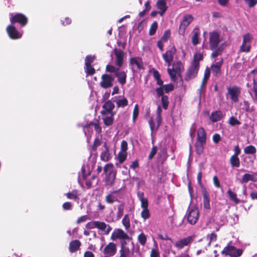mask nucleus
I'll return each instance as SVG.
<instances>
[{"label":"nucleus","instance_id":"34","mask_svg":"<svg viewBox=\"0 0 257 257\" xmlns=\"http://www.w3.org/2000/svg\"><path fill=\"white\" fill-rule=\"evenodd\" d=\"M113 102H115L117 107H124L128 104V100L126 98L123 97L121 99H113Z\"/></svg>","mask_w":257,"mask_h":257},{"label":"nucleus","instance_id":"42","mask_svg":"<svg viewBox=\"0 0 257 257\" xmlns=\"http://www.w3.org/2000/svg\"><path fill=\"white\" fill-rule=\"evenodd\" d=\"M85 72L86 75H92L95 72V69L92 67L91 65H85L84 66Z\"/></svg>","mask_w":257,"mask_h":257},{"label":"nucleus","instance_id":"53","mask_svg":"<svg viewBox=\"0 0 257 257\" xmlns=\"http://www.w3.org/2000/svg\"><path fill=\"white\" fill-rule=\"evenodd\" d=\"M161 102L163 108L165 109H167L169 104L168 97L166 96H162L161 98Z\"/></svg>","mask_w":257,"mask_h":257},{"label":"nucleus","instance_id":"44","mask_svg":"<svg viewBox=\"0 0 257 257\" xmlns=\"http://www.w3.org/2000/svg\"><path fill=\"white\" fill-rule=\"evenodd\" d=\"M122 223L123 225L124 226L126 230L128 229V228L130 227V218L128 217V216L127 214H125L122 220Z\"/></svg>","mask_w":257,"mask_h":257},{"label":"nucleus","instance_id":"45","mask_svg":"<svg viewBox=\"0 0 257 257\" xmlns=\"http://www.w3.org/2000/svg\"><path fill=\"white\" fill-rule=\"evenodd\" d=\"M119 68L120 67H116L113 65L108 64L106 66V71L110 73H113L114 75H115L116 72L119 69Z\"/></svg>","mask_w":257,"mask_h":257},{"label":"nucleus","instance_id":"37","mask_svg":"<svg viewBox=\"0 0 257 257\" xmlns=\"http://www.w3.org/2000/svg\"><path fill=\"white\" fill-rule=\"evenodd\" d=\"M243 151L245 154L252 155L255 154L256 149L254 146L249 145L244 148Z\"/></svg>","mask_w":257,"mask_h":257},{"label":"nucleus","instance_id":"63","mask_svg":"<svg viewBox=\"0 0 257 257\" xmlns=\"http://www.w3.org/2000/svg\"><path fill=\"white\" fill-rule=\"evenodd\" d=\"M120 149L121 152H126V151L127 150V143L125 141L123 140L121 142Z\"/></svg>","mask_w":257,"mask_h":257},{"label":"nucleus","instance_id":"1","mask_svg":"<svg viewBox=\"0 0 257 257\" xmlns=\"http://www.w3.org/2000/svg\"><path fill=\"white\" fill-rule=\"evenodd\" d=\"M104 173L106 174L105 182L106 185L111 186L115 179L116 174L113 170V165L108 164L105 165L103 169Z\"/></svg>","mask_w":257,"mask_h":257},{"label":"nucleus","instance_id":"64","mask_svg":"<svg viewBox=\"0 0 257 257\" xmlns=\"http://www.w3.org/2000/svg\"><path fill=\"white\" fill-rule=\"evenodd\" d=\"M141 202V207L143 209L148 208V200L147 198L140 200Z\"/></svg>","mask_w":257,"mask_h":257},{"label":"nucleus","instance_id":"36","mask_svg":"<svg viewBox=\"0 0 257 257\" xmlns=\"http://www.w3.org/2000/svg\"><path fill=\"white\" fill-rule=\"evenodd\" d=\"M120 252V255L119 257H131V255L132 254V252L130 250V249L128 247L125 246L121 247Z\"/></svg>","mask_w":257,"mask_h":257},{"label":"nucleus","instance_id":"49","mask_svg":"<svg viewBox=\"0 0 257 257\" xmlns=\"http://www.w3.org/2000/svg\"><path fill=\"white\" fill-rule=\"evenodd\" d=\"M83 132L85 135V136L87 138V142H89V138L91 136V134L92 133V130H90V126L86 125L84 126L83 127Z\"/></svg>","mask_w":257,"mask_h":257},{"label":"nucleus","instance_id":"19","mask_svg":"<svg viewBox=\"0 0 257 257\" xmlns=\"http://www.w3.org/2000/svg\"><path fill=\"white\" fill-rule=\"evenodd\" d=\"M103 117V121L104 124L106 126H110L111 125L113 122V116L115 113V112H112L110 113H101Z\"/></svg>","mask_w":257,"mask_h":257},{"label":"nucleus","instance_id":"41","mask_svg":"<svg viewBox=\"0 0 257 257\" xmlns=\"http://www.w3.org/2000/svg\"><path fill=\"white\" fill-rule=\"evenodd\" d=\"M173 68L179 73L183 70L184 65L180 61H179L173 64Z\"/></svg>","mask_w":257,"mask_h":257},{"label":"nucleus","instance_id":"54","mask_svg":"<svg viewBox=\"0 0 257 257\" xmlns=\"http://www.w3.org/2000/svg\"><path fill=\"white\" fill-rule=\"evenodd\" d=\"M150 212L148 208L143 209L141 212V216L145 220L150 217Z\"/></svg>","mask_w":257,"mask_h":257},{"label":"nucleus","instance_id":"26","mask_svg":"<svg viewBox=\"0 0 257 257\" xmlns=\"http://www.w3.org/2000/svg\"><path fill=\"white\" fill-rule=\"evenodd\" d=\"M197 141L201 143H206V134L204 129L202 127L199 128L197 131Z\"/></svg>","mask_w":257,"mask_h":257},{"label":"nucleus","instance_id":"4","mask_svg":"<svg viewBox=\"0 0 257 257\" xmlns=\"http://www.w3.org/2000/svg\"><path fill=\"white\" fill-rule=\"evenodd\" d=\"M221 41L220 34L216 31L211 32L209 33V47L211 50L216 49Z\"/></svg>","mask_w":257,"mask_h":257},{"label":"nucleus","instance_id":"27","mask_svg":"<svg viewBox=\"0 0 257 257\" xmlns=\"http://www.w3.org/2000/svg\"><path fill=\"white\" fill-rule=\"evenodd\" d=\"M202 193L203 198V207L205 209H209L210 208L209 195L205 189H202Z\"/></svg>","mask_w":257,"mask_h":257},{"label":"nucleus","instance_id":"48","mask_svg":"<svg viewBox=\"0 0 257 257\" xmlns=\"http://www.w3.org/2000/svg\"><path fill=\"white\" fill-rule=\"evenodd\" d=\"M158 28V23L156 21L154 22L150 28L149 30V35L152 36L154 35L157 30Z\"/></svg>","mask_w":257,"mask_h":257},{"label":"nucleus","instance_id":"8","mask_svg":"<svg viewBox=\"0 0 257 257\" xmlns=\"http://www.w3.org/2000/svg\"><path fill=\"white\" fill-rule=\"evenodd\" d=\"M193 20V17L191 15H186L184 16L179 27V33L180 35L183 36L185 34L187 27L192 22Z\"/></svg>","mask_w":257,"mask_h":257},{"label":"nucleus","instance_id":"33","mask_svg":"<svg viewBox=\"0 0 257 257\" xmlns=\"http://www.w3.org/2000/svg\"><path fill=\"white\" fill-rule=\"evenodd\" d=\"M81 245L80 241L74 240L70 242L69 244V251L74 252L77 251Z\"/></svg>","mask_w":257,"mask_h":257},{"label":"nucleus","instance_id":"10","mask_svg":"<svg viewBox=\"0 0 257 257\" xmlns=\"http://www.w3.org/2000/svg\"><path fill=\"white\" fill-rule=\"evenodd\" d=\"M7 32L11 39H18L22 37V32L17 30L16 28L12 24L7 27Z\"/></svg>","mask_w":257,"mask_h":257},{"label":"nucleus","instance_id":"58","mask_svg":"<svg viewBox=\"0 0 257 257\" xmlns=\"http://www.w3.org/2000/svg\"><path fill=\"white\" fill-rule=\"evenodd\" d=\"M98 221H92L89 222L86 225V227L88 229H93L97 227Z\"/></svg>","mask_w":257,"mask_h":257},{"label":"nucleus","instance_id":"22","mask_svg":"<svg viewBox=\"0 0 257 257\" xmlns=\"http://www.w3.org/2000/svg\"><path fill=\"white\" fill-rule=\"evenodd\" d=\"M156 6L157 9L160 10L159 14L161 16H163L168 8L166 1L158 0L156 3Z\"/></svg>","mask_w":257,"mask_h":257},{"label":"nucleus","instance_id":"46","mask_svg":"<svg viewBox=\"0 0 257 257\" xmlns=\"http://www.w3.org/2000/svg\"><path fill=\"white\" fill-rule=\"evenodd\" d=\"M127 157V153L125 152L120 151L117 155L118 160L120 164L122 163L125 160Z\"/></svg>","mask_w":257,"mask_h":257},{"label":"nucleus","instance_id":"15","mask_svg":"<svg viewBox=\"0 0 257 257\" xmlns=\"http://www.w3.org/2000/svg\"><path fill=\"white\" fill-rule=\"evenodd\" d=\"M115 55V64L117 67H121L123 63L124 52L120 49H114Z\"/></svg>","mask_w":257,"mask_h":257},{"label":"nucleus","instance_id":"6","mask_svg":"<svg viewBox=\"0 0 257 257\" xmlns=\"http://www.w3.org/2000/svg\"><path fill=\"white\" fill-rule=\"evenodd\" d=\"M176 53V49L175 46H173L162 55L163 59L165 61L167 66L169 67L171 65L174 59V56Z\"/></svg>","mask_w":257,"mask_h":257},{"label":"nucleus","instance_id":"39","mask_svg":"<svg viewBox=\"0 0 257 257\" xmlns=\"http://www.w3.org/2000/svg\"><path fill=\"white\" fill-rule=\"evenodd\" d=\"M230 163L232 167H239L240 161L238 157L232 156L230 158Z\"/></svg>","mask_w":257,"mask_h":257},{"label":"nucleus","instance_id":"60","mask_svg":"<svg viewBox=\"0 0 257 257\" xmlns=\"http://www.w3.org/2000/svg\"><path fill=\"white\" fill-rule=\"evenodd\" d=\"M156 93H157V97H161H161H162V96H165L164 94V88H163V86H160V87H159L158 88H157L156 89Z\"/></svg>","mask_w":257,"mask_h":257},{"label":"nucleus","instance_id":"12","mask_svg":"<svg viewBox=\"0 0 257 257\" xmlns=\"http://www.w3.org/2000/svg\"><path fill=\"white\" fill-rule=\"evenodd\" d=\"M199 68V66H198L197 64H192L187 71L186 80H189L195 78L198 74Z\"/></svg>","mask_w":257,"mask_h":257},{"label":"nucleus","instance_id":"56","mask_svg":"<svg viewBox=\"0 0 257 257\" xmlns=\"http://www.w3.org/2000/svg\"><path fill=\"white\" fill-rule=\"evenodd\" d=\"M162 86L164 88V91L166 93H168L170 91H171L174 89V85H173V84H172L171 83H170L168 84H165V85H163Z\"/></svg>","mask_w":257,"mask_h":257},{"label":"nucleus","instance_id":"29","mask_svg":"<svg viewBox=\"0 0 257 257\" xmlns=\"http://www.w3.org/2000/svg\"><path fill=\"white\" fill-rule=\"evenodd\" d=\"M118 192V190H115L108 194L105 196V201L107 203L111 204L117 200V198L115 194Z\"/></svg>","mask_w":257,"mask_h":257},{"label":"nucleus","instance_id":"50","mask_svg":"<svg viewBox=\"0 0 257 257\" xmlns=\"http://www.w3.org/2000/svg\"><path fill=\"white\" fill-rule=\"evenodd\" d=\"M171 36V32L169 30L165 31L163 36L161 37L160 40L164 42H166L169 39Z\"/></svg>","mask_w":257,"mask_h":257},{"label":"nucleus","instance_id":"9","mask_svg":"<svg viewBox=\"0 0 257 257\" xmlns=\"http://www.w3.org/2000/svg\"><path fill=\"white\" fill-rule=\"evenodd\" d=\"M101 78L100 85L102 88L106 89L112 86L114 78L112 76L104 74L102 75Z\"/></svg>","mask_w":257,"mask_h":257},{"label":"nucleus","instance_id":"32","mask_svg":"<svg viewBox=\"0 0 257 257\" xmlns=\"http://www.w3.org/2000/svg\"><path fill=\"white\" fill-rule=\"evenodd\" d=\"M192 43L194 46H195L199 43L200 32L199 29L198 28H194L192 31Z\"/></svg>","mask_w":257,"mask_h":257},{"label":"nucleus","instance_id":"52","mask_svg":"<svg viewBox=\"0 0 257 257\" xmlns=\"http://www.w3.org/2000/svg\"><path fill=\"white\" fill-rule=\"evenodd\" d=\"M228 123L231 126H234L240 124V122L234 116H231L229 118Z\"/></svg>","mask_w":257,"mask_h":257},{"label":"nucleus","instance_id":"57","mask_svg":"<svg viewBox=\"0 0 257 257\" xmlns=\"http://www.w3.org/2000/svg\"><path fill=\"white\" fill-rule=\"evenodd\" d=\"M73 204L70 202H66L62 205V208L64 210H70L72 209Z\"/></svg>","mask_w":257,"mask_h":257},{"label":"nucleus","instance_id":"24","mask_svg":"<svg viewBox=\"0 0 257 257\" xmlns=\"http://www.w3.org/2000/svg\"><path fill=\"white\" fill-rule=\"evenodd\" d=\"M223 116V113L220 110H215L211 113L209 119L211 121L215 122L220 120Z\"/></svg>","mask_w":257,"mask_h":257},{"label":"nucleus","instance_id":"18","mask_svg":"<svg viewBox=\"0 0 257 257\" xmlns=\"http://www.w3.org/2000/svg\"><path fill=\"white\" fill-rule=\"evenodd\" d=\"M116 252V247L115 243L110 242L104 247L103 253L110 256L114 255Z\"/></svg>","mask_w":257,"mask_h":257},{"label":"nucleus","instance_id":"30","mask_svg":"<svg viewBox=\"0 0 257 257\" xmlns=\"http://www.w3.org/2000/svg\"><path fill=\"white\" fill-rule=\"evenodd\" d=\"M103 147L104 148V150L103 151V152L101 153L100 155V158L102 161L106 162L110 159V156L109 153V149L108 147H107L106 142L104 143L103 145Z\"/></svg>","mask_w":257,"mask_h":257},{"label":"nucleus","instance_id":"43","mask_svg":"<svg viewBox=\"0 0 257 257\" xmlns=\"http://www.w3.org/2000/svg\"><path fill=\"white\" fill-rule=\"evenodd\" d=\"M96 57L94 55H87L85 58V65H90L94 61Z\"/></svg>","mask_w":257,"mask_h":257},{"label":"nucleus","instance_id":"7","mask_svg":"<svg viewBox=\"0 0 257 257\" xmlns=\"http://www.w3.org/2000/svg\"><path fill=\"white\" fill-rule=\"evenodd\" d=\"M130 66L133 72L143 69V62L140 57H134L130 59Z\"/></svg>","mask_w":257,"mask_h":257},{"label":"nucleus","instance_id":"20","mask_svg":"<svg viewBox=\"0 0 257 257\" xmlns=\"http://www.w3.org/2000/svg\"><path fill=\"white\" fill-rule=\"evenodd\" d=\"M192 240V237L189 236L186 238L181 239L175 243L176 247L179 249L183 248L185 246L188 245Z\"/></svg>","mask_w":257,"mask_h":257},{"label":"nucleus","instance_id":"25","mask_svg":"<svg viewBox=\"0 0 257 257\" xmlns=\"http://www.w3.org/2000/svg\"><path fill=\"white\" fill-rule=\"evenodd\" d=\"M103 110L101 111V113H110L113 112L112 109L114 108V104L111 100H107L102 106Z\"/></svg>","mask_w":257,"mask_h":257},{"label":"nucleus","instance_id":"11","mask_svg":"<svg viewBox=\"0 0 257 257\" xmlns=\"http://www.w3.org/2000/svg\"><path fill=\"white\" fill-rule=\"evenodd\" d=\"M252 39L251 35L247 33L243 36V42L240 47V50L244 52H248L250 48V42Z\"/></svg>","mask_w":257,"mask_h":257},{"label":"nucleus","instance_id":"17","mask_svg":"<svg viewBox=\"0 0 257 257\" xmlns=\"http://www.w3.org/2000/svg\"><path fill=\"white\" fill-rule=\"evenodd\" d=\"M80 195V191L77 189H73L65 194L67 198L69 200H72L78 202Z\"/></svg>","mask_w":257,"mask_h":257},{"label":"nucleus","instance_id":"55","mask_svg":"<svg viewBox=\"0 0 257 257\" xmlns=\"http://www.w3.org/2000/svg\"><path fill=\"white\" fill-rule=\"evenodd\" d=\"M124 210V205L120 204L117 207V211L116 213L117 217L120 218L123 215Z\"/></svg>","mask_w":257,"mask_h":257},{"label":"nucleus","instance_id":"62","mask_svg":"<svg viewBox=\"0 0 257 257\" xmlns=\"http://www.w3.org/2000/svg\"><path fill=\"white\" fill-rule=\"evenodd\" d=\"M61 22L62 25L66 26L70 25L71 23V20L69 17H66L61 20Z\"/></svg>","mask_w":257,"mask_h":257},{"label":"nucleus","instance_id":"61","mask_svg":"<svg viewBox=\"0 0 257 257\" xmlns=\"http://www.w3.org/2000/svg\"><path fill=\"white\" fill-rule=\"evenodd\" d=\"M157 152V146H154L152 150L149 155L148 158L150 160L152 159V158L154 157V156L156 154Z\"/></svg>","mask_w":257,"mask_h":257},{"label":"nucleus","instance_id":"31","mask_svg":"<svg viewBox=\"0 0 257 257\" xmlns=\"http://www.w3.org/2000/svg\"><path fill=\"white\" fill-rule=\"evenodd\" d=\"M210 69L208 68H206L205 72H204V77H203V80L202 81L201 85L200 86V88L198 89L200 95H201L202 90L203 87L206 84L207 80L210 77Z\"/></svg>","mask_w":257,"mask_h":257},{"label":"nucleus","instance_id":"3","mask_svg":"<svg viewBox=\"0 0 257 257\" xmlns=\"http://www.w3.org/2000/svg\"><path fill=\"white\" fill-rule=\"evenodd\" d=\"M199 211L196 207H192L189 208L186 214L188 222L194 225L196 223L199 218Z\"/></svg>","mask_w":257,"mask_h":257},{"label":"nucleus","instance_id":"16","mask_svg":"<svg viewBox=\"0 0 257 257\" xmlns=\"http://www.w3.org/2000/svg\"><path fill=\"white\" fill-rule=\"evenodd\" d=\"M114 75L117 78V81L120 85L123 86L126 83V71H125L119 69Z\"/></svg>","mask_w":257,"mask_h":257},{"label":"nucleus","instance_id":"23","mask_svg":"<svg viewBox=\"0 0 257 257\" xmlns=\"http://www.w3.org/2000/svg\"><path fill=\"white\" fill-rule=\"evenodd\" d=\"M222 63L223 59H221L219 61L211 65V68L214 75L217 76L220 74Z\"/></svg>","mask_w":257,"mask_h":257},{"label":"nucleus","instance_id":"35","mask_svg":"<svg viewBox=\"0 0 257 257\" xmlns=\"http://www.w3.org/2000/svg\"><path fill=\"white\" fill-rule=\"evenodd\" d=\"M227 194L228 195L229 199L235 204H237L240 202V200L237 198L236 194L232 192L230 189L228 190Z\"/></svg>","mask_w":257,"mask_h":257},{"label":"nucleus","instance_id":"2","mask_svg":"<svg viewBox=\"0 0 257 257\" xmlns=\"http://www.w3.org/2000/svg\"><path fill=\"white\" fill-rule=\"evenodd\" d=\"M10 21L12 25L19 23L21 27L26 26L28 23V18L21 13L10 14Z\"/></svg>","mask_w":257,"mask_h":257},{"label":"nucleus","instance_id":"47","mask_svg":"<svg viewBox=\"0 0 257 257\" xmlns=\"http://www.w3.org/2000/svg\"><path fill=\"white\" fill-rule=\"evenodd\" d=\"M138 239L140 243L144 246L147 241V236L144 233H141L138 235Z\"/></svg>","mask_w":257,"mask_h":257},{"label":"nucleus","instance_id":"5","mask_svg":"<svg viewBox=\"0 0 257 257\" xmlns=\"http://www.w3.org/2000/svg\"><path fill=\"white\" fill-rule=\"evenodd\" d=\"M221 253L228 255V257H239L242 253V250L239 248H236L233 246H227L222 250Z\"/></svg>","mask_w":257,"mask_h":257},{"label":"nucleus","instance_id":"13","mask_svg":"<svg viewBox=\"0 0 257 257\" xmlns=\"http://www.w3.org/2000/svg\"><path fill=\"white\" fill-rule=\"evenodd\" d=\"M129 236L121 229H115L111 234V239L114 240L116 239H128Z\"/></svg>","mask_w":257,"mask_h":257},{"label":"nucleus","instance_id":"14","mask_svg":"<svg viewBox=\"0 0 257 257\" xmlns=\"http://www.w3.org/2000/svg\"><path fill=\"white\" fill-rule=\"evenodd\" d=\"M227 93L230 95V99L234 102L238 100V96L240 93V89L238 87L233 86L227 88Z\"/></svg>","mask_w":257,"mask_h":257},{"label":"nucleus","instance_id":"38","mask_svg":"<svg viewBox=\"0 0 257 257\" xmlns=\"http://www.w3.org/2000/svg\"><path fill=\"white\" fill-rule=\"evenodd\" d=\"M203 58V54L201 53H196L194 54L193 56V61L192 63V64H197L199 66V61L202 60Z\"/></svg>","mask_w":257,"mask_h":257},{"label":"nucleus","instance_id":"28","mask_svg":"<svg viewBox=\"0 0 257 257\" xmlns=\"http://www.w3.org/2000/svg\"><path fill=\"white\" fill-rule=\"evenodd\" d=\"M249 181L256 182L257 178L253 174L246 173L242 176L239 182L240 183L242 184L246 183Z\"/></svg>","mask_w":257,"mask_h":257},{"label":"nucleus","instance_id":"59","mask_svg":"<svg viewBox=\"0 0 257 257\" xmlns=\"http://www.w3.org/2000/svg\"><path fill=\"white\" fill-rule=\"evenodd\" d=\"M139 115V106L138 104H136L135 105L133 114V119L134 121H135L136 118L138 117Z\"/></svg>","mask_w":257,"mask_h":257},{"label":"nucleus","instance_id":"51","mask_svg":"<svg viewBox=\"0 0 257 257\" xmlns=\"http://www.w3.org/2000/svg\"><path fill=\"white\" fill-rule=\"evenodd\" d=\"M168 72L173 81L175 80L177 74L179 73L177 71L174 69L173 68L172 69L168 68Z\"/></svg>","mask_w":257,"mask_h":257},{"label":"nucleus","instance_id":"40","mask_svg":"<svg viewBox=\"0 0 257 257\" xmlns=\"http://www.w3.org/2000/svg\"><path fill=\"white\" fill-rule=\"evenodd\" d=\"M205 143H201L199 142H197L195 145V151L198 155H200L204 150V145Z\"/></svg>","mask_w":257,"mask_h":257},{"label":"nucleus","instance_id":"21","mask_svg":"<svg viewBox=\"0 0 257 257\" xmlns=\"http://www.w3.org/2000/svg\"><path fill=\"white\" fill-rule=\"evenodd\" d=\"M96 228L103 231V234L105 235H108L112 230V228L109 225L106 224L104 222L99 221H97Z\"/></svg>","mask_w":257,"mask_h":257}]
</instances>
